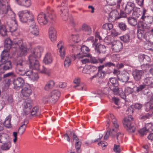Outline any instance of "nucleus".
Instances as JSON below:
<instances>
[{
    "instance_id": "f257e3e1",
    "label": "nucleus",
    "mask_w": 153,
    "mask_h": 153,
    "mask_svg": "<svg viewBox=\"0 0 153 153\" xmlns=\"http://www.w3.org/2000/svg\"><path fill=\"white\" fill-rule=\"evenodd\" d=\"M7 14L10 20L7 22L10 31L17 36L20 34V29L16 18V14L11 10L7 0H0V15L2 16Z\"/></svg>"
},
{
    "instance_id": "f03ea898",
    "label": "nucleus",
    "mask_w": 153,
    "mask_h": 153,
    "mask_svg": "<svg viewBox=\"0 0 153 153\" xmlns=\"http://www.w3.org/2000/svg\"><path fill=\"white\" fill-rule=\"evenodd\" d=\"M18 15L21 22L29 23V30L32 34L35 36L39 34V29L36 25L34 21V17L31 12L27 10H22L18 12Z\"/></svg>"
},
{
    "instance_id": "7ed1b4c3",
    "label": "nucleus",
    "mask_w": 153,
    "mask_h": 153,
    "mask_svg": "<svg viewBox=\"0 0 153 153\" xmlns=\"http://www.w3.org/2000/svg\"><path fill=\"white\" fill-rule=\"evenodd\" d=\"M9 49H4L1 54L0 62L2 63L0 65V70L1 72H3V71L11 70L12 68L11 62L8 60L9 55Z\"/></svg>"
},
{
    "instance_id": "20e7f679",
    "label": "nucleus",
    "mask_w": 153,
    "mask_h": 153,
    "mask_svg": "<svg viewBox=\"0 0 153 153\" xmlns=\"http://www.w3.org/2000/svg\"><path fill=\"white\" fill-rule=\"evenodd\" d=\"M25 62L22 59H18L16 63V72L17 74L20 75L26 76L30 78L32 71L31 70L25 71Z\"/></svg>"
},
{
    "instance_id": "39448f33",
    "label": "nucleus",
    "mask_w": 153,
    "mask_h": 153,
    "mask_svg": "<svg viewBox=\"0 0 153 153\" xmlns=\"http://www.w3.org/2000/svg\"><path fill=\"white\" fill-rule=\"evenodd\" d=\"M60 95V92L58 90H53L49 95L44 97L43 100L46 103H54L57 101Z\"/></svg>"
},
{
    "instance_id": "423d86ee",
    "label": "nucleus",
    "mask_w": 153,
    "mask_h": 153,
    "mask_svg": "<svg viewBox=\"0 0 153 153\" xmlns=\"http://www.w3.org/2000/svg\"><path fill=\"white\" fill-rule=\"evenodd\" d=\"M133 120L132 116L129 115L125 117L123 121L125 128L130 132H134L136 130L135 127L131 123Z\"/></svg>"
},
{
    "instance_id": "0eeeda50",
    "label": "nucleus",
    "mask_w": 153,
    "mask_h": 153,
    "mask_svg": "<svg viewBox=\"0 0 153 153\" xmlns=\"http://www.w3.org/2000/svg\"><path fill=\"white\" fill-rule=\"evenodd\" d=\"M30 67L33 69L39 71V64L38 61L35 57L30 56L28 59Z\"/></svg>"
},
{
    "instance_id": "6e6552de",
    "label": "nucleus",
    "mask_w": 153,
    "mask_h": 153,
    "mask_svg": "<svg viewBox=\"0 0 153 153\" xmlns=\"http://www.w3.org/2000/svg\"><path fill=\"white\" fill-rule=\"evenodd\" d=\"M13 83V88L16 90H19L24 86L25 82L22 78L19 77L14 79Z\"/></svg>"
},
{
    "instance_id": "1a4fd4ad",
    "label": "nucleus",
    "mask_w": 153,
    "mask_h": 153,
    "mask_svg": "<svg viewBox=\"0 0 153 153\" xmlns=\"http://www.w3.org/2000/svg\"><path fill=\"white\" fill-rule=\"evenodd\" d=\"M37 20L39 24L41 25H46L48 21V19L46 14L40 13L37 16Z\"/></svg>"
},
{
    "instance_id": "9d476101",
    "label": "nucleus",
    "mask_w": 153,
    "mask_h": 153,
    "mask_svg": "<svg viewBox=\"0 0 153 153\" xmlns=\"http://www.w3.org/2000/svg\"><path fill=\"white\" fill-rule=\"evenodd\" d=\"M77 51H81V52L76 54V57L78 58L79 59L82 58L84 57H90L91 56L90 53L87 54L89 52V48H80L79 49H77Z\"/></svg>"
},
{
    "instance_id": "9b49d317",
    "label": "nucleus",
    "mask_w": 153,
    "mask_h": 153,
    "mask_svg": "<svg viewBox=\"0 0 153 153\" xmlns=\"http://www.w3.org/2000/svg\"><path fill=\"white\" fill-rule=\"evenodd\" d=\"M49 37L51 40L52 42L55 41L56 39V31L53 26L50 27L48 30Z\"/></svg>"
},
{
    "instance_id": "f8f14e48",
    "label": "nucleus",
    "mask_w": 153,
    "mask_h": 153,
    "mask_svg": "<svg viewBox=\"0 0 153 153\" xmlns=\"http://www.w3.org/2000/svg\"><path fill=\"white\" fill-rule=\"evenodd\" d=\"M108 119H109L106 121L107 124L106 126L107 127H109V124L110 123V120H111L113 126H114L115 128H118L119 125L117 123V120L112 114H110L108 116Z\"/></svg>"
},
{
    "instance_id": "ddd939ff",
    "label": "nucleus",
    "mask_w": 153,
    "mask_h": 153,
    "mask_svg": "<svg viewBox=\"0 0 153 153\" xmlns=\"http://www.w3.org/2000/svg\"><path fill=\"white\" fill-rule=\"evenodd\" d=\"M31 51L32 56L36 59V58H39L41 56V54L43 51L42 48H30Z\"/></svg>"
},
{
    "instance_id": "4468645a",
    "label": "nucleus",
    "mask_w": 153,
    "mask_h": 153,
    "mask_svg": "<svg viewBox=\"0 0 153 153\" xmlns=\"http://www.w3.org/2000/svg\"><path fill=\"white\" fill-rule=\"evenodd\" d=\"M32 92V91L30 87L28 84H26L21 90L22 94L25 97H28L31 94Z\"/></svg>"
},
{
    "instance_id": "2eb2a0df",
    "label": "nucleus",
    "mask_w": 153,
    "mask_h": 153,
    "mask_svg": "<svg viewBox=\"0 0 153 153\" xmlns=\"http://www.w3.org/2000/svg\"><path fill=\"white\" fill-rule=\"evenodd\" d=\"M95 39L94 40V43H93V47L95 48H104L105 47L102 45L100 44L97 43L98 41L97 39L99 40H102L101 37L100 36L99 33L98 32H96L95 34Z\"/></svg>"
},
{
    "instance_id": "dca6fc26",
    "label": "nucleus",
    "mask_w": 153,
    "mask_h": 153,
    "mask_svg": "<svg viewBox=\"0 0 153 153\" xmlns=\"http://www.w3.org/2000/svg\"><path fill=\"white\" fill-rule=\"evenodd\" d=\"M32 107L31 103L29 101H25L23 104V110L25 114L27 115L30 112Z\"/></svg>"
},
{
    "instance_id": "f3484780",
    "label": "nucleus",
    "mask_w": 153,
    "mask_h": 153,
    "mask_svg": "<svg viewBox=\"0 0 153 153\" xmlns=\"http://www.w3.org/2000/svg\"><path fill=\"white\" fill-rule=\"evenodd\" d=\"M1 146V148L3 150H9L11 146V143L10 141L9 136L8 137L7 139L5 142H3Z\"/></svg>"
},
{
    "instance_id": "a211bd4d",
    "label": "nucleus",
    "mask_w": 153,
    "mask_h": 153,
    "mask_svg": "<svg viewBox=\"0 0 153 153\" xmlns=\"http://www.w3.org/2000/svg\"><path fill=\"white\" fill-rule=\"evenodd\" d=\"M134 7V4L133 2L131 1L128 2L125 7V13L128 14H130L131 12L132 11Z\"/></svg>"
},
{
    "instance_id": "6ab92c4d",
    "label": "nucleus",
    "mask_w": 153,
    "mask_h": 153,
    "mask_svg": "<svg viewBox=\"0 0 153 153\" xmlns=\"http://www.w3.org/2000/svg\"><path fill=\"white\" fill-rule=\"evenodd\" d=\"M144 73L142 70H136L133 72V74L134 79L137 81L140 80Z\"/></svg>"
},
{
    "instance_id": "aec40b11",
    "label": "nucleus",
    "mask_w": 153,
    "mask_h": 153,
    "mask_svg": "<svg viewBox=\"0 0 153 153\" xmlns=\"http://www.w3.org/2000/svg\"><path fill=\"white\" fill-rule=\"evenodd\" d=\"M96 69V68L94 66L87 65L84 67L82 72L84 74H88L94 71Z\"/></svg>"
},
{
    "instance_id": "412c9836",
    "label": "nucleus",
    "mask_w": 153,
    "mask_h": 153,
    "mask_svg": "<svg viewBox=\"0 0 153 153\" xmlns=\"http://www.w3.org/2000/svg\"><path fill=\"white\" fill-rule=\"evenodd\" d=\"M129 74L127 72L121 74L118 76V79L123 82H126L129 79Z\"/></svg>"
},
{
    "instance_id": "4be33fe9",
    "label": "nucleus",
    "mask_w": 153,
    "mask_h": 153,
    "mask_svg": "<svg viewBox=\"0 0 153 153\" xmlns=\"http://www.w3.org/2000/svg\"><path fill=\"white\" fill-rule=\"evenodd\" d=\"M17 4L22 6L29 7L31 4L30 0H15Z\"/></svg>"
},
{
    "instance_id": "5701e85b",
    "label": "nucleus",
    "mask_w": 153,
    "mask_h": 153,
    "mask_svg": "<svg viewBox=\"0 0 153 153\" xmlns=\"http://www.w3.org/2000/svg\"><path fill=\"white\" fill-rule=\"evenodd\" d=\"M43 61L46 64L51 63L53 61L52 56L50 53H47L44 58Z\"/></svg>"
},
{
    "instance_id": "b1692460",
    "label": "nucleus",
    "mask_w": 153,
    "mask_h": 153,
    "mask_svg": "<svg viewBox=\"0 0 153 153\" xmlns=\"http://www.w3.org/2000/svg\"><path fill=\"white\" fill-rule=\"evenodd\" d=\"M119 13L116 10H114L111 12L109 14V19L111 22L114 21L116 19H118Z\"/></svg>"
},
{
    "instance_id": "393cba45",
    "label": "nucleus",
    "mask_w": 153,
    "mask_h": 153,
    "mask_svg": "<svg viewBox=\"0 0 153 153\" xmlns=\"http://www.w3.org/2000/svg\"><path fill=\"white\" fill-rule=\"evenodd\" d=\"M28 123L27 120H25L24 123L20 127L18 130V133L20 134H22L25 130L27 125Z\"/></svg>"
},
{
    "instance_id": "a878e982",
    "label": "nucleus",
    "mask_w": 153,
    "mask_h": 153,
    "mask_svg": "<svg viewBox=\"0 0 153 153\" xmlns=\"http://www.w3.org/2000/svg\"><path fill=\"white\" fill-rule=\"evenodd\" d=\"M144 84L147 86H151L153 87V78L152 77H147L144 80Z\"/></svg>"
},
{
    "instance_id": "bb28decb",
    "label": "nucleus",
    "mask_w": 153,
    "mask_h": 153,
    "mask_svg": "<svg viewBox=\"0 0 153 153\" xmlns=\"http://www.w3.org/2000/svg\"><path fill=\"white\" fill-rule=\"evenodd\" d=\"M11 117L9 116L7 117L4 122V126L7 128H10L11 126Z\"/></svg>"
},
{
    "instance_id": "cd10ccee",
    "label": "nucleus",
    "mask_w": 153,
    "mask_h": 153,
    "mask_svg": "<svg viewBox=\"0 0 153 153\" xmlns=\"http://www.w3.org/2000/svg\"><path fill=\"white\" fill-rule=\"evenodd\" d=\"M54 84V81L52 80L48 81L45 85V89L47 91H49L53 88Z\"/></svg>"
},
{
    "instance_id": "c85d7f7f",
    "label": "nucleus",
    "mask_w": 153,
    "mask_h": 153,
    "mask_svg": "<svg viewBox=\"0 0 153 153\" xmlns=\"http://www.w3.org/2000/svg\"><path fill=\"white\" fill-rule=\"evenodd\" d=\"M114 131V128H112L111 130L108 129L104 137V140H106L109 135L112 137L114 136V135L115 134V132Z\"/></svg>"
},
{
    "instance_id": "c756f323",
    "label": "nucleus",
    "mask_w": 153,
    "mask_h": 153,
    "mask_svg": "<svg viewBox=\"0 0 153 153\" xmlns=\"http://www.w3.org/2000/svg\"><path fill=\"white\" fill-rule=\"evenodd\" d=\"M139 61L141 62H143L145 63H146V61L148 62L150 60V58L146 55H140L139 56Z\"/></svg>"
},
{
    "instance_id": "7c9ffc66",
    "label": "nucleus",
    "mask_w": 153,
    "mask_h": 153,
    "mask_svg": "<svg viewBox=\"0 0 153 153\" xmlns=\"http://www.w3.org/2000/svg\"><path fill=\"white\" fill-rule=\"evenodd\" d=\"M62 9L61 10V11L62 12V14L61 15L63 17V19L65 21L68 19V8L65 7L64 9L63 10H62Z\"/></svg>"
},
{
    "instance_id": "2f4dec72",
    "label": "nucleus",
    "mask_w": 153,
    "mask_h": 153,
    "mask_svg": "<svg viewBox=\"0 0 153 153\" xmlns=\"http://www.w3.org/2000/svg\"><path fill=\"white\" fill-rule=\"evenodd\" d=\"M82 29L83 30L87 32L88 35H90L92 31L91 27L85 24H84L82 25Z\"/></svg>"
},
{
    "instance_id": "473e14b6",
    "label": "nucleus",
    "mask_w": 153,
    "mask_h": 153,
    "mask_svg": "<svg viewBox=\"0 0 153 153\" xmlns=\"http://www.w3.org/2000/svg\"><path fill=\"white\" fill-rule=\"evenodd\" d=\"M30 113H31V114L33 116H38L40 114L38 107L35 106L33 108L31 111L30 110Z\"/></svg>"
},
{
    "instance_id": "72a5a7b5",
    "label": "nucleus",
    "mask_w": 153,
    "mask_h": 153,
    "mask_svg": "<svg viewBox=\"0 0 153 153\" xmlns=\"http://www.w3.org/2000/svg\"><path fill=\"white\" fill-rule=\"evenodd\" d=\"M69 39L74 43L78 42L80 40L79 35L78 34H71L70 36Z\"/></svg>"
},
{
    "instance_id": "f704fd0d",
    "label": "nucleus",
    "mask_w": 153,
    "mask_h": 153,
    "mask_svg": "<svg viewBox=\"0 0 153 153\" xmlns=\"http://www.w3.org/2000/svg\"><path fill=\"white\" fill-rule=\"evenodd\" d=\"M73 88L79 90L85 91L86 90V86L84 83L79 84L77 85H74Z\"/></svg>"
},
{
    "instance_id": "c9c22d12",
    "label": "nucleus",
    "mask_w": 153,
    "mask_h": 153,
    "mask_svg": "<svg viewBox=\"0 0 153 153\" xmlns=\"http://www.w3.org/2000/svg\"><path fill=\"white\" fill-rule=\"evenodd\" d=\"M0 34L2 36L7 34V29L5 25H2L0 27Z\"/></svg>"
},
{
    "instance_id": "e433bc0d",
    "label": "nucleus",
    "mask_w": 153,
    "mask_h": 153,
    "mask_svg": "<svg viewBox=\"0 0 153 153\" xmlns=\"http://www.w3.org/2000/svg\"><path fill=\"white\" fill-rule=\"evenodd\" d=\"M68 45V46H66L65 45L64 42L62 41H60L59 42V43L57 44V46L58 48H64L68 47H75L74 45L73 44H69Z\"/></svg>"
},
{
    "instance_id": "4c0bfd02",
    "label": "nucleus",
    "mask_w": 153,
    "mask_h": 153,
    "mask_svg": "<svg viewBox=\"0 0 153 153\" xmlns=\"http://www.w3.org/2000/svg\"><path fill=\"white\" fill-rule=\"evenodd\" d=\"M128 21L130 25L133 26H134L137 24V20L133 17L128 18Z\"/></svg>"
},
{
    "instance_id": "58836bf2",
    "label": "nucleus",
    "mask_w": 153,
    "mask_h": 153,
    "mask_svg": "<svg viewBox=\"0 0 153 153\" xmlns=\"http://www.w3.org/2000/svg\"><path fill=\"white\" fill-rule=\"evenodd\" d=\"M13 44L11 40L9 38L6 39L4 42V46L5 48H11Z\"/></svg>"
},
{
    "instance_id": "ea45409f",
    "label": "nucleus",
    "mask_w": 153,
    "mask_h": 153,
    "mask_svg": "<svg viewBox=\"0 0 153 153\" xmlns=\"http://www.w3.org/2000/svg\"><path fill=\"white\" fill-rule=\"evenodd\" d=\"M39 71L42 73L49 75L51 72V70L50 69L47 68L43 66L42 68L39 69Z\"/></svg>"
},
{
    "instance_id": "a19ab883",
    "label": "nucleus",
    "mask_w": 153,
    "mask_h": 153,
    "mask_svg": "<svg viewBox=\"0 0 153 153\" xmlns=\"http://www.w3.org/2000/svg\"><path fill=\"white\" fill-rule=\"evenodd\" d=\"M8 136L7 134L0 133V143H2L6 141Z\"/></svg>"
},
{
    "instance_id": "79ce46f5",
    "label": "nucleus",
    "mask_w": 153,
    "mask_h": 153,
    "mask_svg": "<svg viewBox=\"0 0 153 153\" xmlns=\"http://www.w3.org/2000/svg\"><path fill=\"white\" fill-rule=\"evenodd\" d=\"M137 27L141 30L143 31L146 28V24L143 23L141 21H139L137 23Z\"/></svg>"
},
{
    "instance_id": "37998d69",
    "label": "nucleus",
    "mask_w": 153,
    "mask_h": 153,
    "mask_svg": "<svg viewBox=\"0 0 153 153\" xmlns=\"http://www.w3.org/2000/svg\"><path fill=\"white\" fill-rule=\"evenodd\" d=\"M16 47L18 48H26L28 47L25 43H24L23 41L21 40L19 41L16 43H15Z\"/></svg>"
},
{
    "instance_id": "c03bdc74",
    "label": "nucleus",
    "mask_w": 153,
    "mask_h": 153,
    "mask_svg": "<svg viewBox=\"0 0 153 153\" xmlns=\"http://www.w3.org/2000/svg\"><path fill=\"white\" fill-rule=\"evenodd\" d=\"M59 51L61 58L62 59H63L64 58L66 55V48H59Z\"/></svg>"
},
{
    "instance_id": "a18cd8bd",
    "label": "nucleus",
    "mask_w": 153,
    "mask_h": 153,
    "mask_svg": "<svg viewBox=\"0 0 153 153\" xmlns=\"http://www.w3.org/2000/svg\"><path fill=\"white\" fill-rule=\"evenodd\" d=\"M20 49L18 54H19L20 56H22L25 55L27 53V51L30 48H19Z\"/></svg>"
},
{
    "instance_id": "49530a36",
    "label": "nucleus",
    "mask_w": 153,
    "mask_h": 153,
    "mask_svg": "<svg viewBox=\"0 0 153 153\" xmlns=\"http://www.w3.org/2000/svg\"><path fill=\"white\" fill-rule=\"evenodd\" d=\"M71 61L70 59L68 56H66L64 61V65L65 67L68 68L71 65Z\"/></svg>"
},
{
    "instance_id": "de8ad7c7",
    "label": "nucleus",
    "mask_w": 153,
    "mask_h": 153,
    "mask_svg": "<svg viewBox=\"0 0 153 153\" xmlns=\"http://www.w3.org/2000/svg\"><path fill=\"white\" fill-rule=\"evenodd\" d=\"M123 136V134L120 132H119L117 133V142L119 144L122 142Z\"/></svg>"
},
{
    "instance_id": "09e8293b",
    "label": "nucleus",
    "mask_w": 153,
    "mask_h": 153,
    "mask_svg": "<svg viewBox=\"0 0 153 153\" xmlns=\"http://www.w3.org/2000/svg\"><path fill=\"white\" fill-rule=\"evenodd\" d=\"M144 127L148 132L152 131L153 130V126L151 123L146 124Z\"/></svg>"
},
{
    "instance_id": "8fccbe9b",
    "label": "nucleus",
    "mask_w": 153,
    "mask_h": 153,
    "mask_svg": "<svg viewBox=\"0 0 153 153\" xmlns=\"http://www.w3.org/2000/svg\"><path fill=\"white\" fill-rule=\"evenodd\" d=\"M81 144V142L80 141H78V142H75V148L76 149V152L78 153H80L81 152V150L80 149Z\"/></svg>"
},
{
    "instance_id": "3c124183",
    "label": "nucleus",
    "mask_w": 153,
    "mask_h": 153,
    "mask_svg": "<svg viewBox=\"0 0 153 153\" xmlns=\"http://www.w3.org/2000/svg\"><path fill=\"white\" fill-rule=\"evenodd\" d=\"M113 25L111 23H106L104 24L102 28L103 29L106 30H110L113 28Z\"/></svg>"
},
{
    "instance_id": "603ef678",
    "label": "nucleus",
    "mask_w": 153,
    "mask_h": 153,
    "mask_svg": "<svg viewBox=\"0 0 153 153\" xmlns=\"http://www.w3.org/2000/svg\"><path fill=\"white\" fill-rule=\"evenodd\" d=\"M120 39L125 42H128L130 40L129 36L128 35H126L122 36L120 37Z\"/></svg>"
},
{
    "instance_id": "864d4df0",
    "label": "nucleus",
    "mask_w": 153,
    "mask_h": 153,
    "mask_svg": "<svg viewBox=\"0 0 153 153\" xmlns=\"http://www.w3.org/2000/svg\"><path fill=\"white\" fill-rule=\"evenodd\" d=\"M39 78V76L37 73H33L32 72L30 75V79L33 81L37 80Z\"/></svg>"
},
{
    "instance_id": "5fc2aeb1",
    "label": "nucleus",
    "mask_w": 153,
    "mask_h": 153,
    "mask_svg": "<svg viewBox=\"0 0 153 153\" xmlns=\"http://www.w3.org/2000/svg\"><path fill=\"white\" fill-rule=\"evenodd\" d=\"M125 91L126 94H131L133 92V90L132 87L128 86L125 88Z\"/></svg>"
},
{
    "instance_id": "6e6d98bb",
    "label": "nucleus",
    "mask_w": 153,
    "mask_h": 153,
    "mask_svg": "<svg viewBox=\"0 0 153 153\" xmlns=\"http://www.w3.org/2000/svg\"><path fill=\"white\" fill-rule=\"evenodd\" d=\"M146 85L144 83L143 84L140 85L137 88L136 91L137 92L141 91L143 89L146 88Z\"/></svg>"
},
{
    "instance_id": "4d7b16f0",
    "label": "nucleus",
    "mask_w": 153,
    "mask_h": 153,
    "mask_svg": "<svg viewBox=\"0 0 153 153\" xmlns=\"http://www.w3.org/2000/svg\"><path fill=\"white\" fill-rule=\"evenodd\" d=\"M138 132L141 136H143L146 135L147 133L148 132L145 127L140 129L139 131Z\"/></svg>"
},
{
    "instance_id": "13d9d810",
    "label": "nucleus",
    "mask_w": 153,
    "mask_h": 153,
    "mask_svg": "<svg viewBox=\"0 0 153 153\" xmlns=\"http://www.w3.org/2000/svg\"><path fill=\"white\" fill-rule=\"evenodd\" d=\"M120 97L123 99H125L126 98V95L125 94V93L123 90L121 88H120V90H119V92L118 93Z\"/></svg>"
},
{
    "instance_id": "bf43d9fd",
    "label": "nucleus",
    "mask_w": 153,
    "mask_h": 153,
    "mask_svg": "<svg viewBox=\"0 0 153 153\" xmlns=\"http://www.w3.org/2000/svg\"><path fill=\"white\" fill-rule=\"evenodd\" d=\"M109 81L113 85H118V81L115 78H110Z\"/></svg>"
},
{
    "instance_id": "052dcab7",
    "label": "nucleus",
    "mask_w": 153,
    "mask_h": 153,
    "mask_svg": "<svg viewBox=\"0 0 153 153\" xmlns=\"http://www.w3.org/2000/svg\"><path fill=\"white\" fill-rule=\"evenodd\" d=\"M117 85H113L110 87V88L111 90L112 91L114 92H117L118 93L120 88H118V87H117Z\"/></svg>"
},
{
    "instance_id": "680f3d73",
    "label": "nucleus",
    "mask_w": 153,
    "mask_h": 153,
    "mask_svg": "<svg viewBox=\"0 0 153 153\" xmlns=\"http://www.w3.org/2000/svg\"><path fill=\"white\" fill-rule=\"evenodd\" d=\"M143 153H148L149 152V147L147 145L143 146L141 149Z\"/></svg>"
},
{
    "instance_id": "e2e57ef3",
    "label": "nucleus",
    "mask_w": 153,
    "mask_h": 153,
    "mask_svg": "<svg viewBox=\"0 0 153 153\" xmlns=\"http://www.w3.org/2000/svg\"><path fill=\"white\" fill-rule=\"evenodd\" d=\"M72 136V134H71V132L68 135L66 133L64 134V139L66 140L68 142H70V138Z\"/></svg>"
},
{
    "instance_id": "0e129e2a",
    "label": "nucleus",
    "mask_w": 153,
    "mask_h": 153,
    "mask_svg": "<svg viewBox=\"0 0 153 153\" xmlns=\"http://www.w3.org/2000/svg\"><path fill=\"white\" fill-rule=\"evenodd\" d=\"M119 27L122 30H126V25L124 23L122 22L119 23Z\"/></svg>"
},
{
    "instance_id": "69168bd1",
    "label": "nucleus",
    "mask_w": 153,
    "mask_h": 153,
    "mask_svg": "<svg viewBox=\"0 0 153 153\" xmlns=\"http://www.w3.org/2000/svg\"><path fill=\"white\" fill-rule=\"evenodd\" d=\"M114 150L115 152H120V148L119 146L114 144Z\"/></svg>"
},
{
    "instance_id": "338daca9",
    "label": "nucleus",
    "mask_w": 153,
    "mask_h": 153,
    "mask_svg": "<svg viewBox=\"0 0 153 153\" xmlns=\"http://www.w3.org/2000/svg\"><path fill=\"white\" fill-rule=\"evenodd\" d=\"M9 76L15 77V74L13 72H10L4 75V78L7 77Z\"/></svg>"
},
{
    "instance_id": "774afa93",
    "label": "nucleus",
    "mask_w": 153,
    "mask_h": 153,
    "mask_svg": "<svg viewBox=\"0 0 153 153\" xmlns=\"http://www.w3.org/2000/svg\"><path fill=\"white\" fill-rule=\"evenodd\" d=\"M114 45L115 47L122 48L123 47V43L120 41H117L116 42V44Z\"/></svg>"
}]
</instances>
